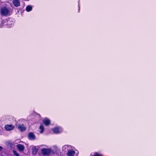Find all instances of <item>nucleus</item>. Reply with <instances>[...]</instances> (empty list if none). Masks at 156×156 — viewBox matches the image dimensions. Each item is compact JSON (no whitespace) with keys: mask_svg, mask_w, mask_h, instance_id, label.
<instances>
[{"mask_svg":"<svg viewBox=\"0 0 156 156\" xmlns=\"http://www.w3.org/2000/svg\"><path fill=\"white\" fill-rule=\"evenodd\" d=\"M54 147L57 149V148L56 146H54Z\"/></svg>","mask_w":156,"mask_h":156,"instance_id":"6ab92c4d","label":"nucleus"},{"mask_svg":"<svg viewBox=\"0 0 156 156\" xmlns=\"http://www.w3.org/2000/svg\"><path fill=\"white\" fill-rule=\"evenodd\" d=\"M12 3L16 7H18L20 5V2L19 0H14L12 1Z\"/></svg>","mask_w":156,"mask_h":156,"instance_id":"0eeeda50","label":"nucleus"},{"mask_svg":"<svg viewBox=\"0 0 156 156\" xmlns=\"http://www.w3.org/2000/svg\"><path fill=\"white\" fill-rule=\"evenodd\" d=\"M32 9V7L31 6L28 5L26 8V10L27 12L30 11Z\"/></svg>","mask_w":156,"mask_h":156,"instance_id":"ddd939ff","label":"nucleus"},{"mask_svg":"<svg viewBox=\"0 0 156 156\" xmlns=\"http://www.w3.org/2000/svg\"><path fill=\"white\" fill-rule=\"evenodd\" d=\"M38 151L36 147L33 148L32 153L34 154H35Z\"/></svg>","mask_w":156,"mask_h":156,"instance_id":"2eb2a0df","label":"nucleus"},{"mask_svg":"<svg viewBox=\"0 0 156 156\" xmlns=\"http://www.w3.org/2000/svg\"><path fill=\"white\" fill-rule=\"evenodd\" d=\"M28 137L30 140H33L35 139L36 136L34 133L33 132H30L28 134Z\"/></svg>","mask_w":156,"mask_h":156,"instance_id":"39448f33","label":"nucleus"},{"mask_svg":"<svg viewBox=\"0 0 156 156\" xmlns=\"http://www.w3.org/2000/svg\"><path fill=\"white\" fill-rule=\"evenodd\" d=\"M39 129L41 130L40 132L41 133H42L43 132L44 129V127L42 125H41L39 127Z\"/></svg>","mask_w":156,"mask_h":156,"instance_id":"4468645a","label":"nucleus"},{"mask_svg":"<svg viewBox=\"0 0 156 156\" xmlns=\"http://www.w3.org/2000/svg\"><path fill=\"white\" fill-rule=\"evenodd\" d=\"M75 153V152L74 151L69 150L68 151L66 154L67 156H74Z\"/></svg>","mask_w":156,"mask_h":156,"instance_id":"6e6552de","label":"nucleus"},{"mask_svg":"<svg viewBox=\"0 0 156 156\" xmlns=\"http://www.w3.org/2000/svg\"><path fill=\"white\" fill-rule=\"evenodd\" d=\"M60 127H56L53 129V131L55 133H59V132Z\"/></svg>","mask_w":156,"mask_h":156,"instance_id":"f8f14e48","label":"nucleus"},{"mask_svg":"<svg viewBox=\"0 0 156 156\" xmlns=\"http://www.w3.org/2000/svg\"><path fill=\"white\" fill-rule=\"evenodd\" d=\"M70 147H71L69 145H66L63 146L62 147V150L64 151H65L67 150L68 151L70 149Z\"/></svg>","mask_w":156,"mask_h":156,"instance_id":"9b49d317","label":"nucleus"},{"mask_svg":"<svg viewBox=\"0 0 156 156\" xmlns=\"http://www.w3.org/2000/svg\"><path fill=\"white\" fill-rule=\"evenodd\" d=\"M11 21H8L7 22H4L3 21L1 23V27H2L3 26L5 27H10V25L12 24Z\"/></svg>","mask_w":156,"mask_h":156,"instance_id":"7ed1b4c3","label":"nucleus"},{"mask_svg":"<svg viewBox=\"0 0 156 156\" xmlns=\"http://www.w3.org/2000/svg\"><path fill=\"white\" fill-rule=\"evenodd\" d=\"M44 124L46 126H48L50 123V120L47 118H45L43 121Z\"/></svg>","mask_w":156,"mask_h":156,"instance_id":"9d476101","label":"nucleus"},{"mask_svg":"<svg viewBox=\"0 0 156 156\" xmlns=\"http://www.w3.org/2000/svg\"><path fill=\"white\" fill-rule=\"evenodd\" d=\"M9 10L6 7L2 8L0 10L1 14L3 16H7L9 14Z\"/></svg>","mask_w":156,"mask_h":156,"instance_id":"f03ea898","label":"nucleus"},{"mask_svg":"<svg viewBox=\"0 0 156 156\" xmlns=\"http://www.w3.org/2000/svg\"><path fill=\"white\" fill-rule=\"evenodd\" d=\"M16 147L20 151H23L24 149V147L23 145L18 144L16 145Z\"/></svg>","mask_w":156,"mask_h":156,"instance_id":"1a4fd4ad","label":"nucleus"},{"mask_svg":"<svg viewBox=\"0 0 156 156\" xmlns=\"http://www.w3.org/2000/svg\"><path fill=\"white\" fill-rule=\"evenodd\" d=\"M14 154L16 156H19V154L17 153L16 151H13Z\"/></svg>","mask_w":156,"mask_h":156,"instance_id":"dca6fc26","label":"nucleus"},{"mask_svg":"<svg viewBox=\"0 0 156 156\" xmlns=\"http://www.w3.org/2000/svg\"><path fill=\"white\" fill-rule=\"evenodd\" d=\"M17 128L20 130L21 132H23L25 131L26 129V128L23 124H18L17 125Z\"/></svg>","mask_w":156,"mask_h":156,"instance_id":"20e7f679","label":"nucleus"},{"mask_svg":"<svg viewBox=\"0 0 156 156\" xmlns=\"http://www.w3.org/2000/svg\"><path fill=\"white\" fill-rule=\"evenodd\" d=\"M93 156H102L101 154H99L98 153H95L94 154Z\"/></svg>","mask_w":156,"mask_h":156,"instance_id":"f3484780","label":"nucleus"},{"mask_svg":"<svg viewBox=\"0 0 156 156\" xmlns=\"http://www.w3.org/2000/svg\"><path fill=\"white\" fill-rule=\"evenodd\" d=\"M79 9H80V7H79Z\"/></svg>","mask_w":156,"mask_h":156,"instance_id":"aec40b11","label":"nucleus"},{"mask_svg":"<svg viewBox=\"0 0 156 156\" xmlns=\"http://www.w3.org/2000/svg\"><path fill=\"white\" fill-rule=\"evenodd\" d=\"M5 128L6 130L10 131L14 129V126L13 125H7L5 126Z\"/></svg>","mask_w":156,"mask_h":156,"instance_id":"423d86ee","label":"nucleus"},{"mask_svg":"<svg viewBox=\"0 0 156 156\" xmlns=\"http://www.w3.org/2000/svg\"><path fill=\"white\" fill-rule=\"evenodd\" d=\"M41 153L43 155H48L54 153V151L51 148H43L41 149Z\"/></svg>","mask_w":156,"mask_h":156,"instance_id":"f257e3e1","label":"nucleus"},{"mask_svg":"<svg viewBox=\"0 0 156 156\" xmlns=\"http://www.w3.org/2000/svg\"><path fill=\"white\" fill-rule=\"evenodd\" d=\"M3 149L2 147L0 146V151H1Z\"/></svg>","mask_w":156,"mask_h":156,"instance_id":"a211bd4d","label":"nucleus"}]
</instances>
